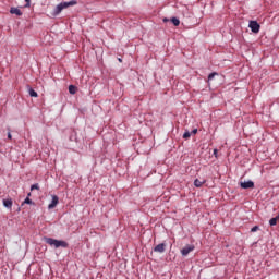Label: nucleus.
<instances>
[{"label":"nucleus","mask_w":279,"mask_h":279,"mask_svg":"<svg viewBox=\"0 0 279 279\" xmlns=\"http://www.w3.org/2000/svg\"><path fill=\"white\" fill-rule=\"evenodd\" d=\"M28 93H29L31 97H38V93L36 90H34L33 88H29Z\"/></svg>","instance_id":"nucleus-14"},{"label":"nucleus","mask_w":279,"mask_h":279,"mask_svg":"<svg viewBox=\"0 0 279 279\" xmlns=\"http://www.w3.org/2000/svg\"><path fill=\"white\" fill-rule=\"evenodd\" d=\"M278 223V218H271L270 220H269V226H276Z\"/></svg>","instance_id":"nucleus-17"},{"label":"nucleus","mask_w":279,"mask_h":279,"mask_svg":"<svg viewBox=\"0 0 279 279\" xmlns=\"http://www.w3.org/2000/svg\"><path fill=\"white\" fill-rule=\"evenodd\" d=\"M248 27L253 34H258L260 32V24H258L256 21H250Z\"/></svg>","instance_id":"nucleus-2"},{"label":"nucleus","mask_w":279,"mask_h":279,"mask_svg":"<svg viewBox=\"0 0 279 279\" xmlns=\"http://www.w3.org/2000/svg\"><path fill=\"white\" fill-rule=\"evenodd\" d=\"M62 10H64V9H62V4L61 3H59L56 8H54V10H53V16H58L61 12H62Z\"/></svg>","instance_id":"nucleus-9"},{"label":"nucleus","mask_w":279,"mask_h":279,"mask_svg":"<svg viewBox=\"0 0 279 279\" xmlns=\"http://www.w3.org/2000/svg\"><path fill=\"white\" fill-rule=\"evenodd\" d=\"M10 14H15L16 16H23V12L19 8L12 7L10 9Z\"/></svg>","instance_id":"nucleus-8"},{"label":"nucleus","mask_w":279,"mask_h":279,"mask_svg":"<svg viewBox=\"0 0 279 279\" xmlns=\"http://www.w3.org/2000/svg\"><path fill=\"white\" fill-rule=\"evenodd\" d=\"M24 204H33L32 199L29 198V196H27L25 199H24Z\"/></svg>","instance_id":"nucleus-20"},{"label":"nucleus","mask_w":279,"mask_h":279,"mask_svg":"<svg viewBox=\"0 0 279 279\" xmlns=\"http://www.w3.org/2000/svg\"><path fill=\"white\" fill-rule=\"evenodd\" d=\"M60 202V198L57 195H52V201L48 205V210H53L58 206V203Z\"/></svg>","instance_id":"nucleus-3"},{"label":"nucleus","mask_w":279,"mask_h":279,"mask_svg":"<svg viewBox=\"0 0 279 279\" xmlns=\"http://www.w3.org/2000/svg\"><path fill=\"white\" fill-rule=\"evenodd\" d=\"M29 195H32V193H28V197H29Z\"/></svg>","instance_id":"nucleus-27"},{"label":"nucleus","mask_w":279,"mask_h":279,"mask_svg":"<svg viewBox=\"0 0 279 279\" xmlns=\"http://www.w3.org/2000/svg\"><path fill=\"white\" fill-rule=\"evenodd\" d=\"M31 191H40V185H38V183L33 184Z\"/></svg>","instance_id":"nucleus-16"},{"label":"nucleus","mask_w":279,"mask_h":279,"mask_svg":"<svg viewBox=\"0 0 279 279\" xmlns=\"http://www.w3.org/2000/svg\"><path fill=\"white\" fill-rule=\"evenodd\" d=\"M70 141H77V133H75V131H73L70 135Z\"/></svg>","instance_id":"nucleus-15"},{"label":"nucleus","mask_w":279,"mask_h":279,"mask_svg":"<svg viewBox=\"0 0 279 279\" xmlns=\"http://www.w3.org/2000/svg\"><path fill=\"white\" fill-rule=\"evenodd\" d=\"M171 23H173V25L175 26V27H178V25H180V19H178V17H171Z\"/></svg>","instance_id":"nucleus-13"},{"label":"nucleus","mask_w":279,"mask_h":279,"mask_svg":"<svg viewBox=\"0 0 279 279\" xmlns=\"http://www.w3.org/2000/svg\"><path fill=\"white\" fill-rule=\"evenodd\" d=\"M3 206L4 208H12V199H3Z\"/></svg>","instance_id":"nucleus-10"},{"label":"nucleus","mask_w":279,"mask_h":279,"mask_svg":"<svg viewBox=\"0 0 279 279\" xmlns=\"http://www.w3.org/2000/svg\"><path fill=\"white\" fill-rule=\"evenodd\" d=\"M45 242L48 245H50L51 247H54L56 250H58V247H63V248L69 247V243L63 240H56L53 238H45Z\"/></svg>","instance_id":"nucleus-1"},{"label":"nucleus","mask_w":279,"mask_h":279,"mask_svg":"<svg viewBox=\"0 0 279 279\" xmlns=\"http://www.w3.org/2000/svg\"><path fill=\"white\" fill-rule=\"evenodd\" d=\"M69 93L70 95H75V93H77V87H75V85H70Z\"/></svg>","instance_id":"nucleus-11"},{"label":"nucleus","mask_w":279,"mask_h":279,"mask_svg":"<svg viewBox=\"0 0 279 279\" xmlns=\"http://www.w3.org/2000/svg\"><path fill=\"white\" fill-rule=\"evenodd\" d=\"M218 75L217 72H213L208 75V82L215 80V76Z\"/></svg>","instance_id":"nucleus-18"},{"label":"nucleus","mask_w":279,"mask_h":279,"mask_svg":"<svg viewBox=\"0 0 279 279\" xmlns=\"http://www.w3.org/2000/svg\"><path fill=\"white\" fill-rule=\"evenodd\" d=\"M205 181H199V179H195L194 180V186H196V189H199L203 186Z\"/></svg>","instance_id":"nucleus-12"},{"label":"nucleus","mask_w":279,"mask_h":279,"mask_svg":"<svg viewBox=\"0 0 279 279\" xmlns=\"http://www.w3.org/2000/svg\"><path fill=\"white\" fill-rule=\"evenodd\" d=\"M167 250L166 243H160L157 246L154 247V252H157L158 254H165V251Z\"/></svg>","instance_id":"nucleus-4"},{"label":"nucleus","mask_w":279,"mask_h":279,"mask_svg":"<svg viewBox=\"0 0 279 279\" xmlns=\"http://www.w3.org/2000/svg\"><path fill=\"white\" fill-rule=\"evenodd\" d=\"M241 189H254V181L248 180L240 183Z\"/></svg>","instance_id":"nucleus-6"},{"label":"nucleus","mask_w":279,"mask_h":279,"mask_svg":"<svg viewBox=\"0 0 279 279\" xmlns=\"http://www.w3.org/2000/svg\"><path fill=\"white\" fill-rule=\"evenodd\" d=\"M193 250H195V246H194V245L184 246V247L181 250V254H182V256H189V254H191V252H193Z\"/></svg>","instance_id":"nucleus-5"},{"label":"nucleus","mask_w":279,"mask_h":279,"mask_svg":"<svg viewBox=\"0 0 279 279\" xmlns=\"http://www.w3.org/2000/svg\"><path fill=\"white\" fill-rule=\"evenodd\" d=\"M8 138L12 140V133L10 131L8 132Z\"/></svg>","instance_id":"nucleus-24"},{"label":"nucleus","mask_w":279,"mask_h":279,"mask_svg":"<svg viewBox=\"0 0 279 279\" xmlns=\"http://www.w3.org/2000/svg\"><path fill=\"white\" fill-rule=\"evenodd\" d=\"M259 228H260V227L255 226V227H253V228L251 229V232H258Z\"/></svg>","instance_id":"nucleus-21"},{"label":"nucleus","mask_w":279,"mask_h":279,"mask_svg":"<svg viewBox=\"0 0 279 279\" xmlns=\"http://www.w3.org/2000/svg\"><path fill=\"white\" fill-rule=\"evenodd\" d=\"M183 138H185V141L191 138V132L185 131L184 134H183Z\"/></svg>","instance_id":"nucleus-19"},{"label":"nucleus","mask_w":279,"mask_h":279,"mask_svg":"<svg viewBox=\"0 0 279 279\" xmlns=\"http://www.w3.org/2000/svg\"><path fill=\"white\" fill-rule=\"evenodd\" d=\"M217 154H218V150H217V148H215V149H214V156H215V158H217Z\"/></svg>","instance_id":"nucleus-25"},{"label":"nucleus","mask_w":279,"mask_h":279,"mask_svg":"<svg viewBox=\"0 0 279 279\" xmlns=\"http://www.w3.org/2000/svg\"><path fill=\"white\" fill-rule=\"evenodd\" d=\"M63 10H66V8H71L72 5H77V1L71 0L69 2H60Z\"/></svg>","instance_id":"nucleus-7"},{"label":"nucleus","mask_w":279,"mask_h":279,"mask_svg":"<svg viewBox=\"0 0 279 279\" xmlns=\"http://www.w3.org/2000/svg\"><path fill=\"white\" fill-rule=\"evenodd\" d=\"M167 22H169V19L165 17L163 23H167Z\"/></svg>","instance_id":"nucleus-26"},{"label":"nucleus","mask_w":279,"mask_h":279,"mask_svg":"<svg viewBox=\"0 0 279 279\" xmlns=\"http://www.w3.org/2000/svg\"><path fill=\"white\" fill-rule=\"evenodd\" d=\"M191 134H193V135L197 134V129H193Z\"/></svg>","instance_id":"nucleus-23"},{"label":"nucleus","mask_w":279,"mask_h":279,"mask_svg":"<svg viewBox=\"0 0 279 279\" xmlns=\"http://www.w3.org/2000/svg\"><path fill=\"white\" fill-rule=\"evenodd\" d=\"M26 4L25 8H29L32 5V0H25Z\"/></svg>","instance_id":"nucleus-22"}]
</instances>
